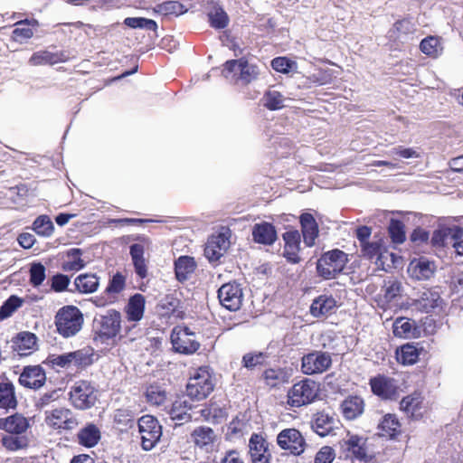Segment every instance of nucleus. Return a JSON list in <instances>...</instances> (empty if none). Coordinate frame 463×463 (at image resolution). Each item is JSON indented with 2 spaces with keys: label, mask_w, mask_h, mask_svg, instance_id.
<instances>
[{
  "label": "nucleus",
  "mask_w": 463,
  "mask_h": 463,
  "mask_svg": "<svg viewBox=\"0 0 463 463\" xmlns=\"http://www.w3.org/2000/svg\"><path fill=\"white\" fill-rule=\"evenodd\" d=\"M125 321L121 312L115 308L109 309L104 315L96 319L95 334L102 342L118 338L124 344L133 343L137 339L134 335H128L124 329Z\"/></svg>",
  "instance_id": "obj_1"
},
{
  "label": "nucleus",
  "mask_w": 463,
  "mask_h": 463,
  "mask_svg": "<svg viewBox=\"0 0 463 463\" xmlns=\"http://www.w3.org/2000/svg\"><path fill=\"white\" fill-rule=\"evenodd\" d=\"M84 325L82 311L76 306L66 305L54 316L56 332L63 338H71L80 332Z\"/></svg>",
  "instance_id": "obj_2"
},
{
  "label": "nucleus",
  "mask_w": 463,
  "mask_h": 463,
  "mask_svg": "<svg viewBox=\"0 0 463 463\" xmlns=\"http://www.w3.org/2000/svg\"><path fill=\"white\" fill-rule=\"evenodd\" d=\"M146 297L140 293L130 296L123 307L125 326L124 329L128 335H134L137 339L142 336V328L139 325L145 317Z\"/></svg>",
  "instance_id": "obj_3"
},
{
  "label": "nucleus",
  "mask_w": 463,
  "mask_h": 463,
  "mask_svg": "<svg viewBox=\"0 0 463 463\" xmlns=\"http://www.w3.org/2000/svg\"><path fill=\"white\" fill-rule=\"evenodd\" d=\"M214 376L208 366H201L191 373L186 384V394L191 399L202 401L214 390Z\"/></svg>",
  "instance_id": "obj_4"
},
{
  "label": "nucleus",
  "mask_w": 463,
  "mask_h": 463,
  "mask_svg": "<svg viewBox=\"0 0 463 463\" xmlns=\"http://www.w3.org/2000/svg\"><path fill=\"white\" fill-rule=\"evenodd\" d=\"M319 383L310 378H304L294 383L287 393V404L299 408L312 403L318 396Z\"/></svg>",
  "instance_id": "obj_5"
},
{
  "label": "nucleus",
  "mask_w": 463,
  "mask_h": 463,
  "mask_svg": "<svg viewBox=\"0 0 463 463\" xmlns=\"http://www.w3.org/2000/svg\"><path fill=\"white\" fill-rule=\"evenodd\" d=\"M347 262L348 255L339 249H334L324 252L317 260V272L324 279H332L343 272Z\"/></svg>",
  "instance_id": "obj_6"
},
{
  "label": "nucleus",
  "mask_w": 463,
  "mask_h": 463,
  "mask_svg": "<svg viewBox=\"0 0 463 463\" xmlns=\"http://www.w3.org/2000/svg\"><path fill=\"white\" fill-rule=\"evenodd\" d=\"M360 249L361 257L373 262L377 269L388 271L392 267L394 254L389 252L383 239L370 241Z\"/></svg>",
  "instance_id": "obj_7"
},
{
  "label": "nucleus",
  "mask_w": 463,
  "mask_h": 463,
  "mask_svg": "<svg viewBox=\"0 0 463 463\" xmlns=\"http://www.w3.org/2000/svg\"><path fill=\"white\" fill-rule=\"evenodd\" d=\"M97 400V390L90 381L79 380L71 387L69 401L75 409H90Z\"/></svg>",
  "instance_id": "obj_8"
},
{
  "label": "nucleus",
  "mask_w": 463,
  "mask_h": 463,
  "mask_svg": "<svg viewBox=\"0 0 463 463\" xmlns=\"http://www.w3.org/2000/svg\"><path fill=\"white\" fill-rule=\"evenodd\" d=\"M140 434L141 448L149 451L160 441L163 434L162 426L158 420L149 414L143 415L137 420Z\"/></svg>",
  "instance_id": "obj_9"
},
{
  "label": "nucleus",
  "mask_w": 463,
  "mask_h": 463,
  "mask_svg": "<svg viewBox=\"0 0 463 463\" xmlns=\"http://www.w3.org/2000/svg\"><path fill=\"white\" fill-rule=\"evenodd\" d=\"M170 338L173 349L178 354H193L201 346L195 333L186 326H175L171 332Z\"/></svg>",
  "instance_id": "obj_10"
},
{
  "label": "nucleus",
  "mask_w": 463,
  "mask_h": 463,
  "mask_svg": "<svg viewBox=\"0 0 463 463\" xmlns=\"http://www.w3.org/2000/svg\"><path fill=\"white\" fill-rule=\"evenodd\" d=\"M277 444L281 449L294 456L303 454L307 447L302 433L295 428L282 430L277 436Z\"/></svg>",
  "instance_id": "obj_11"
},
{
  "label": "nucleus",
  "mask_w": 463,
  "mask_h": 463,
  "mask_svg": "<svg viewBox=\"0 0 463 463\" xmlns=\"http://www.w3.org/2000/svg\"><path fill=\"white\" fill-rule=\"evenodd\" d=\"M345 458L352 461L368 462L372 457L368 453L367 438L357 434H348V438L341 444Z\"/></svg>",
  "instance_id": "obj_12"
},
{
  "label": "nucleus",
  "mask_w": 463,
  "mask_h": 463,
  "mask_svg": "<svg viewBox=\"0 0 463 463\" xmlns=\"http://www.w3.org/2000/svg\"><path fill=\"white\" fill-rule=\"evenodd\" d=\"M332 364L329 353L312 351L301 358V372L306 375L318 374L326 372Z\"/></svg>",
  "instance_id": "obj_13"
},
{
  "label": "nucleus",
  "mask_w": 463,
  "mask_h": 463,
  "mask_svg": "<svg viewBox=\"0 0 463 463\" xmlns=\"http://www.w3.org/2000/svg\"><path fill=\"white\" fill-rule=\"evenodd\" d=\"M46 425L55 430H71L79 424L73 412L67 408L60 407L45 412Z\"/></svg>",
  "instance_id": "obj_14"
},
{
  "label": "nucleus",
  "mask_w": 463,
  "mask_h": 463,
  "mask_svg": "<svg viewBox=\"0 0 463 463\" xmlns=\"http://www.w3.org/2000/svg\"><path fill=\"white\" fill-rule=\"evenodd\" d=\"M399 409L411 420H420L427 412V406L422 393L415 391L401 400Z\"/></svg>",
  "instance_id": "obj_15"
},
{
  "label": "nucleus",
  "mask_w": 463,
  "mask_h": 463,
  "mask_svg": "<svg viewBox=\"0 0 463 463\" xmlns=\"http://www.w3.org/2000/svg\"><path fill=\"white\" fill-rule=\"evenodd\" d=\"M218 298L223 307L230 311H237L242 305V288L236 282L225 283L218 290Z\"/></svg>",
  "instance_id": "obj_16"
},
{
  "label": "nucleus",
  "mask_w": 463,
  "mask_h": 463,
  "mask_svg": "<svg viewBox=\"0 0 463 463\" xmlns=\"http://www.w3.org/2000/svg\"><path fill=\"white\" fill-rule=\"evenodd\" d=\"M369 385L372 392L382 400L393 401L398 396L399 387L396 385L395 380L385 374H377L370 378Z\"/></svg>",
  "instance_id": "obj_17"
},
{
  "label": "nucleus",
  "mask_w": 463,
  "mask_h": 463,
  "mask_svg": "<svg viewBox=\"0 0 463 463\" xmlns=\"http://www.w3.org/2000/svg\"><path fill=\"white\" fill-rule=\"evenodd\" d=\"M18 383L26 389L38 390L46 383V372L40 365H26L19 375Z\"/></svg>",
  "instance_id": "obj_18"
},
{
  "label": "nucleus",
  "mask_w": 463,
  "mask_h": 463,
  "mask_svg": "<svg viewBox=\"0 0 463 463\" xmlns=\"http://www.w3.org/2000/svg\"><path fill=\"white\" fill-rule=\"evenodd\" d=\"M378 435L390 440H399L403 434L402 424L394 413H386L380 420Z\"/></svg>",
  "instance_id": "obj_19"
},
{
  "label": "nucleus",
  "mask_w": 463,
  "mask_h": 463,
  "mask_svg": "<svg viewBox=\"0 0 463 463\" xmlns=\"http://www.w3.org/2000/svg\"><path fill=\"white\" fill-rule=\"evenodd\" d=\"M284 241L283 256L291 264H298L301 261L299 256L301 236L298 230H290L282 234Z\"/></svg>",
  "instance_id": "obj_20"
},
{
  "label": "nucleus",
  "mask_w": 463,
  "mask_h": 463,
  "mask_svg": "<svg viewBox=\"0 0 463 463\" xmlns=\"http://www.w3.org/2000/svg\"><path fill=\"white\" fill-rule=\"evenodd\" d=\"M71 59L70 52L66 50L51 52L49 50H41L32 54L29 63L33 66L55 65L57 63L67 62Z\"/></svg>",
  "instance_id": "obj_21"
},
{
  "label": "nucleus",
  "mask_w": 463,
  "mask_h": 463,
  "mask_svg": "<svg viewBox=\"0 0 463 463\" xmlns=\"http://www.w3.org/2000/svg\"><path fill=\"white\" fill-rule=\"evenodd\" d=\"M39 26L36 19L19 20L14 24V29L12 31L10 40L12 42L23 44L27 43L34 34V30Z\"/></svg>",
  "instance_id": "obj_22"
},
{
  "label": "nucleus",
  "mask_w": 463,
  "mask_h": 463,
  "mask_svg": "<svg viewBox=\"0 0 463 463\" xmlns=\"http://www.w3.org/2000/svg\"><path fill=\"white\" fill-rule=\"evenodd\" d=\"M249 448L252 463H270L271 455L261 435L253 433L249 441Z\"/></svg>",
  "instance_id": "obj_23"
},
{
  "label": "nucleus",
  "mask_w": 463,
  "mask_h": 463,
  "mask_svg": "<svg viewBox=\"0 0 463 463\" xmlns=\"http://www.w3.org/2000/svg\"><path fill=\"white\" fill-rule=\"evenodd\" d=\"M291 376V369L279 366L266 368L261 374L264 383L271 389L288 383Z\"/></svg>",
  "instance_id": "obj_24"
},
{
  "label": "nucleus",
  "mask_w": 463,
  "mask_h": 463,
  "mask_svg": "<svg viewBox=\"0 0 463 463\" xmlns=\"http://www.w3.org/2000/svg\"><path fill=\"white\" fill-rule=\"evenodd\" d=\"M299 223L304 243L307 247H313L319 234V227L313 214L303 213L299 216Z\"/></svg>",
  "instance_id": "obj_25"
},
{
  "label": "nucleus",
  "mask_w": 463,
  "mask_h": 463,
  "mask_svg": "<svg viewBox=\"0 0 463 463\" xmlns=\"http://www.w3.org/2000/svg\"><path fill=\"white\" fill-rule=\"evenodd\" d=\"M229 245L230 241L224 234L213 235L207 241L204 255L210 261H216L223 256Z\"/></svg>",
  "instance_id": "obj_26"
},
{
  "label": "nucleus",
  "mask_w": 463,
  "mask_h": 463,
  "mask_svg": "<svg viewBox=\"0 0 463 463\" xmlns=\"http://www.w3.org/2000/svg\"><path fill=\"white\" fill-rule=\"evenodd\" d=\"M336 307V300L333 296L320 295L312 301L310 314L317 318L326 317L335 313Z\"/></svg>",
  "instance_id": "obj_27"
},
{
  "label": "nucleus",
  "mask_w": 463,
  "mask_h": 463,
  "mask_svg": "<svg viewBox=\"0 0 463 463\" xmlns=\"http://www.w3.org/2000/svg\"><path fill=\"white\" fill-rule=\"evenodd\" d=\"M37 345V338L33 333L21 332L12 339V348L19 356L30 355Z\"/></svg>",
  "instance_id": "obj_28"
},
{
  "label": "nucleus",
  "mask_w": 463,
  "mask_h": 463,
  "mask_svg": "<svg viewBox=\"0 0 463 463\" xmlns=\"http://www.w3.org/2000/svg\"><path fill=\"white\" fill-rule=\"evenodd\" d=\"M29 427L30 423L28 419L20 413H14L5 418H0V430L10 434H23L29 429Z\"/></svg>",
  "instance_id": "obj_29"
},
{
  "label": "nucleus",
  "mask_w": 463,
  "mask_h": 463,
  "mask_svg": "<svg viewBox=\"0 0 463 463\" xmlns=\"http://www.w3.org/2000/svg\"><path fill=\"white\" fill-rule=\"evenodd\" d=\"M101 439V432L94 423H88L76 434V440L79 445L91 449L94 448Z\"/></svg>",
  "instance_id": "obj_30"
},
{
  "label": "nucleus",
  "mask_w": 463,
  "mask_h": 463,
  "mask_svg": "<svg viewBox=\"0 0 463 463\" xmlns=\"http://www.w3.org/2000/svg\"><path fill=\"white\" fill-rule=\"evenodd\" d=\"M252 237L257 243L271 245L277 240V232L273 224L263 222L253 226Z\"/></svg>",
  "instance_id": "obj_31"
},
{
  "label": "nucleus",
  "mask_w": 463,
  "mask_h": 463,
  "mask_svg": "<svg viewBox=\"0 0 463 463\" xmlns=\"http://www.w3.org/2000/svg\"><path fill=\"white\" fill-rule=\"evenodd\" d=\"M402 291V285L397 280L384 281L382 288V294L379 295L377 303L383 309L390 307L391 303L395 300Z\"/></svg>",
  "instance_id": "obj_32"
},
{
  "label": "nucleus",
  "mask_w": 463,
  "mask_h": 463,
  "mask_svg": "<svg viewBox=\"0 0 463 463\" xmlns=\"http://www.w3.org/2000/svg\"><path fill=\"white\" fill-rule=\"evenodd\" d=\"M343 416L349 420L361 416L364 411V402L357 395H350L341 403Z\"/></svg>",
  "instance_id": "obj_33"
},
{
  "label": "nucleus",
  "mask_w": 463,
  "mask_h": 463,
  "mask_svg": "<svg viewBox=\"0 0 463 463\" xmlns=\"http://www.w3.org/2000/svg\"><path fill=\"white\" fill-rule=\"evenodd\" d=\"M15 387L7 378L0 380V409L10 410L17 407Z\"/></svg>",
  "instance_id": "obj_34"
},
{
  "label": "nucleus",
  "mask_w": 463,
  "mask_h": 463,
  "mask_svg": "<svg viewBox=\"0 0 463 463\" xmlns=\"http://www.w3.org/2000/svg\"><path fill=\"white\" fill-rule=\"evenodd\" d=\"M135 412L128 408H118L114 411L113 423L120 432H127L134 428L136 423Z\"/></svg>",
  "instance_id": "obj_35"
},
{
  "label": "nucleus",
  "mask_w": 463,
  "mask_h": 463,
  "mask_svg": "<svg viewBox=\"0 0 463 463\" xmlns=\"http://www.w3.org/2000/svg\"><path fill=\"white\" fill-rule=\"evenodd\" d=\"M394 336L400 338L418 337L419 331L414 321L401 317H397L392 324Z\"/></svg>",
  "instance_id": "obj_36"
},
{
  "label": "nucleus",
  "mask_w": 463,
  "mask_h": 463,
  "mask_svg": "<svg viewBox=\"0 0 463 463\" xmlns=\"http://www.w3.org/2000/svg\"><path fill=\"white\" fill-rule=\"evenodd\" d=\"M439 299L438 292L427 288L421 292L419 298L413 300L412 306L420 312L429 313L438 307Z\"/></svg>",
  "instance_id": "obj_37"
},
{
  "label": "nucleus",
  "mask_w": 463,
  "mask_h": 463,
  "mask_svg": "<svg viewBox=\"0 0 463 463\" xmlns=\"http://www.w3.org/2000/svg\"><path fill=\"white\" fill-rule=\"evenodd\" d=\"M463 237V228L459 226L447 227L434 231L431 237V244L433 246L444 247L447 240H459Z\"/></svg>",
  "instance_id": "obj_38"
},
{
  "label": "nucleus",
  "mask_w": 463,
  "mask_h": 463,
  "mask_svg": "<svg viewBox=\"0 0 463 463\" xmlns=\"http://www.w3.org/2000/svg\"><path fill=\"white\" fill-rule=\"evenodd\" d=\"M75 290L81 294L96 292L99 286V278L93 273H84L74 279Z\"/></svg>",
  "instance_id": "obj_39"
},
{
  "label": "nucleus",
  "mask_w": 463,
  "mask_h": 463,
  "mask_svg": "<svg viewBox=\"0 0 463 463\" xmlns=\"http://www.w3.org/2000/svg\"><path fill=\"white\" fill-rule=\"evenodd\" d=\"M196 263L190 256H181L175 261V272L178 281L184 282L194 272Z\"/></svg>",
  "instance_id": "obj_40"
},
{
  "label": "nucleus",
  "mask_w": 463,
  "mask_h": 463,
  "mask_svg": "<svg viewBox=\"0 0 463 463\" xmlns=\"http://www.w3.org/2000/svg\"><path fill=\"white\" fill-rule=\"evenodd\" d=\"M192 404L185 399L179 397L173 403L169 410V415L174 420H184L185 422L192 420L190 411Z\"/></svg>",
  "instance_id": "obj_41"
},
{
  "label": "nucleus",
  "mask_w": 463,
  "mask_h": 463,
  "mask_svg": "<svg viewBox=\"0 0 463 463\" xmlns=\"http://www.w3.org/2000/svg\"><path fill=\"white\" fill-rule=\"evenodd\" d=\"M71 354L72 364L80 369H84L91 365L94 363L96 357L94 349L90 345L71 352Z\"/></svg>",
  "instance_id": "obj_42"
},
{
  "label": "nucleus",
  "mask_w": 463,
  "mask_h": 463,
  "mask_svg": "<svg viewBox=\"0 0 463 463\" xmlns=\"http://www.w3.org/2000/svg\"><path fill=\"white\" fill-rule=\"evenodd\" d=\"M192 439L195 446L203 449L212 446L215 439V435L212 428L200 426L195 428L191 433Z\"/></svg>",
  "instance_id": "obj_43"
},
{
  "label": "nucleus",
  "mask_w": 463,
  "mask_h": 463,
  "mask_svg": "<svg viewBox=\"0 0 463 463\" xmlns=\"http://www.w3.org/2000/svg\"><path fill=\"white\" fill-rule=\"evenodd\" d=\"M80 249H71L67 251V260L61 263V269L65 272H76L85 267V262L81 259Z\"/></svg>",
  "instance_id": "obj_44"
},
{
  "label": "nucleus",
  "mask_w": 463,
  "mask_h": 463,
  "mask_svg": "<svg viewBox=\"0 0 463 463\" xmlns=\"http://www.w3.org/2000/svg\"><path fill=\"white\" fill-rule=\"evenodd\" d=\"M397 361L403 365H411L418 362L420 350L413 344H405L396 352Z\"/></svg>",
  "instance_id": "obj_45"
},
{
  "label": "nucleus",
  "mask_w": 463,
  "mask_h": 463,
  "mask_svg": "<svg viewBox=\"0 0 463 463\" xmlns=\"http://www.w3.org/2000/svg\"><path fill=\"white\" fill-rule=\"evenodd\" d=\"M153 10L155 13L164 16H178L186 12L184 5L178 1H165L157 4L154 6Z\"/></svg>",
  "instance_id": "obj_46"
},
{
  "label": "nucleus",
  "mask_w": 463,
  "mask_h": 463,
  "mask_svg": "<svg viewBox=\"0 0 463 463\" xmlns=\"http://www.w3.org/2000/svg\"><path fill=\"white\" fill-rule=\"evenodd\" d=\"M126 280H127L126 276H124L119 271L116 272L109 279L104 293L107 296L116 298V300H117L118 295L120 293H122L124 291V289L126 288Z\"/></svg>",
  "instance_id": "obj_47"
},
{
  "label": "nucleus",
  "mask_w": 463,
  "mask_h": 463,
  "mask_svg": "<svg viewBox=\"0 0 463 463\" xmlns=\"http://www.w3.org/2000/svg\"><path fill=\"white\" fill-rule=\"evenodd\" d=\"M313 429L319 436L325 437L334 430V419L328 414L318 412L316 414Z\"/></svg>",
  "instance_id": "obj_48"
},
{
  "label": "nucleus",
  "mask_w": 463,
  "mask_h": 463,
  "mask_svg": "<svg viewBox=\"0 0 463 463\" xmlns=\"http://www.w3.org/2000/svg\"><path fill=\"white\" fill-rule=\"evenodd\" d=\"M258 75V67L256 65L250 64L245 57L241 58V70L237 76L238 83L241 82L244 85H248L257 79Z\"/></svg>",
  "instance_id": "obj_49"
},
{
  "label": "nucleus",
  "mask_w": 463,
  "mask_h": 463,
  "mask_svg": "<svg viewBox=\"0 0 463 463\" xmlns=\"http://www.w3.org/2000/svg\"><path fill=\"white\" fill-rule=\"evenodd\" d=\"M180 300L174 297L167 295L164 299H162L159 304V309L161 311V316L163 317H178L180 314Z\"/></svg>",
  "instance_id": "obj_50"
},
{
  "label": "nucleus",
  "mask_w": 463,
  "mask_h": 463,
  "mask_svg": "<svg viewBox=\"0 0 463 463\" xmlns=\"http://www.w3.org/2000/svg\"><path fill=\"white\" fill-rule=\"evenodd\" d=\"M410 269H412V275L418 279H428L434 273L433 263L423 259L417 262L412 261Z\"/></svg>",
  "instance_id": "obj_51"
},
{
  "label": "nucleus",
  "mask_w": 463,
  "mask_h": 463,
  "mask_svg": "<svg viewBox=\"0 0 463 463\" xmlns=\"http://www.w3.org/2000/svg\"><path fill=\"white\" fill-rule=\"evenodd\" d=\"M420 51L427 56L437 58L442 52L439 39L435 36H428L420 43Z\"/></svg>",
  "instance_id": "obj_52"
},
{
  "label": "nucleus",
  "mask_w": 463,
  "mask_h": 463,
  "mask_svg": "<svg viewBox=\"0 0 463 463\" xmlns=\"http://www.w3.org/2000/svg\"><path fill=\"white\" fill-rule=\"evenodd\" d=\"M268 354L263 352H250L245 354L241 359V364L248 370H254L266 364Z\"/></svg>",
  "instance_id": "obj_53"
},
{
  "label": "nucleus",
  "mask_w": 463,
  "mask_h": 463,
  "mask_svg": "<svg viewBox=\"0 0 463 463\" xmlns=\"http://www.w3.org/2000/svg\"><path fill=\"white\" fill-rule=\"evenodd\" d=\"M146 400L153 405H162L166 400V392L157 384H150L145 392Z\"/></svg>",
  "instance_id": "obj_54"
},
{
  "label": "nucleus",
  "mask_w": 463,
  "mask_h": 463,
  "mask_svg": "<svg viewBox=\"0 0 463 463\" xmlns=\"http://www.w3.org/2000/svg\"><path fill=\"white\" fill-rule=\"evenodd\" d=\"M46 279V268L41 262H33L29 269V283L39 288Z\"/></svg>",
  "instance_id": "obj_55"
},
{
  "label": "nucleus",
  "mask_w": 463,
  "mask_h": 463,
  "mask_svg": "<svg viewBox=\"0 0 463 463\" xmlns=\"http://www.w3.org/2000/svg\"><path fill=\"white\" fill-rule=\"evenodd\" d=\"M24 303L23 298L18 296H10L0 307V320L10 317Z\"/></svg>",
  "instance_id": "obj_56"
},
{
  "label": "nucleus",
  "mask_w": 463,
  "mask_h": 463,
  "mask_svg": "<svg viewBox=\"0 0 463 463\" xmlns=\"http://www.w3.org/2000/svg\"><path fill=\"white\" fill-rule=\"evenodd\" d=\"M389 236L393 243L401 244L405 241V225L396 219H392L388 227Z\"/></svg>",
  "instance_id": "obj_57"
},
{
  "label": "nucleus",
  "mask_w": 463,
  "mask_h": 463,
  "mask_svg": "<svg viewBox=\"0 0 463 463\" xmlns=\"http://www.w3.org/2000/svg\"><path fill=\"white\" fill-rule=\"evenodd\" d=\"M33 229L37 234L49 237L53 232L54 226L49 216L40 215L34 220Z\"/></svg>",
  "instance_id": "obj_58"
},
{
  "label": "nucleus",
  "mask_w": 463,
  "mask_h": 463,
  "mask_svg": "<svg viewBox=\"0 0 463 463\" xmlns=\"http://www.w3.org/2000/svg\"><path fill=\"white\" fill-rule=\"evenodd\" d=\"M262 100L263 106L269 110H278L283 108L284 98L279 91L267 90Z\"/></svg>",
  "instance_id": "obj_59"
},
{
  "label": "nucleus",
  "mask_w": 463,
  "mask_h": 463,
  "mask_svg": "<svg viewBox=\"0 0 463 463\" xmlns=\"http://www.w3.org/2000/svg\"><path fill=\"white\" fill-rule=\"evenodd\" d=\"M124 24L133 29L141 28L153 32L157 30L156 22L145 17H127Z\"/></svg>",
  "instance_id": "obj_60"
},
{
  "label": "nucleus",
  "mask_w": 463,
  "mask_h": 463,
  "mask_svg": "<svg viewBox=\"0 0 463 463\" xmlns=\"http://www.w3.org/2000/svg\"><path fill=\"white\" fill-rule=\"evenodd\" d=\"M200 415L205 421L218 423L219 419L224 417V411L215 404H208L200 410Z\"/></svg>",
  "instance_id": "obj_61"
},
{
  "label": "nucleus",
  "mask_w": 463,
  "mask_h": 463,
  "mask_svg": "<svg viewBox=\"0 0 463 463\" xmlns=\"http://www.w3.org/2000/svg\"><path fill=\"white\" fill-rule=\"evenodd\" d=\"M1 441L3 446L9 451H16L28 446L27 438L20 437L18 435H5L2 438Z\"/></svg>",
  "instance_id": "obj_62"
},
{
  "label": "nucleus",
  "mask_w": 463,
  "mask_h": 463,
  "mask_svg": "<svg viewBox=\"0 0 463 463\" xmlns=\"http://www.w3.org/2000/svg\"><path fill=\"white\" fill-rule=\"evenodd\" d=\"M241 70V59L238 60H229L224 62L223 69L222 71V76L232 81L233 83H238V74Z\"/></svg>",
  "instance_id": "obj_63"
},
{
  "label": "nucleus",
  "mask_w": 463,
  "mask_h": 463,
  "mask_svg": "<svg viewBox=\"0 0 463 463\" xmlns=\"http://www.w3.org/2000/svg\"><path fill=\"white\" fill-rule=\"evenodd\" d=\"M50 282L52 291L56 293H61L68 290V287L71 283V279L69 276L65 274L57 273L51 278Z\"/></svg>",
  "instance_id": "obj_64"
}]
</instances>
